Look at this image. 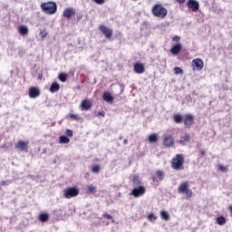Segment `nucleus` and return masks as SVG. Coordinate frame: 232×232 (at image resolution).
<instances>
[{"instance_id":"1","label":"nucleus","mask_w":232,"mask_h":232,"mask_svg":"<svg viewBox=\"0 0 232 232\" xmlns=\"http://www.w3.org/2000/svg\"><path fill=\"white\" fill-rule=\"evenodd\" d=\"M173 121L176 124H181L183 122L185 128L188 130L195 124V116L191 113H187L184 116L181 114H174Z\"/></svg>"},{"instance_id":"2","label":"nucleus","mask_w":232,"mask_h":232,"mask_svg":"<svg viewBox=\"0 0 232 232\" xmlns=\"http://www.w3.org/2000/svg\"><path fill=\"white\" fill-rule=\"evenodd\" d=\"M185 158L183 154H177L172 158L170 161V166L175 171H182L184 169Z\"/></svg>"},{"instance_id":"3","label":"nucleus","mask_w":232,"mask_h":232,"mask_svg":"<svg viewBox=\"0 0 232 232\" xmlns=\"http://www.w3.org/2000/svg\"><path fill=\"white\" fill-rule=\"evenodd\" d=\"M151 13L154 17L164 19L168 15V9L161 4H156L152 6Z\"/></svg>"},{"instance_id":"4","label":"nucleus","mask_w":232,"mask_h":232,"mask_svg":"<svg viewBox=\"0 0 232 232\" xmlns=\"http://www.w3.org/2000/svg\"><path fill=\"white\" fill-rule=\"evenodd\" d=\"M178 193H179V195H186L187 199L191 198L193 197V190L189 188V182H181L178 187Z\"/></svg>"},{"instance_id":"5","label":"nucleus","mask_w":232,"mask_h":232,"mask_svg":"<svg viewBox=\"0 0 232 232\" xmlns=\"http://www.w3.org/2000/svg\"><path fill=\"white\" fill-rule=\"evenodd\" d=\"M41 8L44 14L53 15L57 12V4L55 2H47L41 4Z\"/></svg>"},{"instance_id":"6","label":"nucleus","mask_w":232,"mask_h":232,"mask_svg":"<svg viewBox=\"0 0 232 232\" xmlns=\"http://www.w3.org/2000/svg\"><path fill=\"white\" fill-rule=\"evenodd\" d=\"M80 190L77 187H70L63 190L64 198H74L79 196Z\"/></svg>"},{"instance_id":"7","label":"nucleus","mask_w":232,"mask_h":232,"mask_svg":"<svg viewBox=\"0 0 232 232\" xmlns=\"http://www.w3.org/2000/svg\"><path fill=\"white\" fill-rule=\"evenodd\" d=\"M99 30L106 37V39L110 40L111 39V37H113V30L109 28L108 26L102 24L99 26Z\"/></svg>"},{"instance_id":"8","label":"nucleus","mask_w":232,"mask_h":232,"mask_svg":"<svg viewBox=\"0 0 232 232\" xmlns=\"http://www.w3.org/2000/svg\"><path fill=\"white\" fill-rule=\"evenodd\" d=\"M204 68V61L200 58H196L192 61V70L195 72H201Z\"/></svg>"},{"instance_id":"9","label":"nucleus","mask_w":232,"mask_h":232,"mask_svg":"<svg viewBox=\"0 0 232 232\" xmlns=\"http://www.w3.org/2000/svg\"><path fill=\"white\" fill-rule=\"evenodd\" d=\"M144 193H146V187L140 186L138 188H134L131 190L130 195H132V197H135L137 198L139 197H142V195H144Z\"/></svg>"},{"instance_id":"10","label":"nucleus","mask_w":232,"mask_h":232,"mask_svg":"<svg viewBox=\"0 0 232 232\" xmlns=\"http://www.w3.org/2000/svg\"><path fill=\"white\" fill-rule=\"evenodd\" d=\"M187 6L190 12H198V8H200V4L197 0H188L187 2Z\"/></svg>"},{"instance_id":"11","label":"nucleus","mask_w":232,"mask_h":232,"mask_svg":"<svg viewBox=\"0 0 232 232\" xmlns=\"http://www.w3.org/2000/svg\"><path fill=\"white\" fill-rule=\"evenodd\" d=\"M92 106H93V100L84 99L82 101L81 109L82 111H88V110H92Z\"/></svg>"},{"instance_id":"12","label":"nucleus","mask_w":232,"mask_h":232,"mask_svg":"<svg viewBox=\"0 0 232 232\" xmlns=\"http://www.w3.org/2000/svg\"><path fill=\"white\" fill-rule=\"evenodd\" d=\"M163 146H165V148H173V146H175V140L171 135H167L164 137Z\"/></svg>"},{"instance_id":"13","label":"nucleus","mask_w":232,"mask_h":232,"mask_svg":"<svg viewBox=\"0 0 232 232\" xmlns=\"http://www.w3.org/2000/svg\"><path fill=\"white\" fill-rule=\"evenodd\" d=\"M28 141H23L20 140L15 144V148L16 150H19V151H24L25 153H28Z\"/></svg>"},{"instance_id":"14","label":"nucleus","mask_w":232,"mask_h":232,"mask_svg":"<svg viewBox=\"0 0 232 232\" xmlns=\"http://www.w3.org/2000/svg\"><path fill=\"white\" fill-rule=\"evenodd\" d=\"M133 71L138 74L144 73V72H146V67H144V63H134Z\"/></svg>"},{"instance_id":"15","label":"nucleus","mask_w":232,"mask_h":232,"mask_svg":"<svg viewBox=\"0 0 232 232\" xmlns=\"http://www.w3.org/2000/svg\"><path fill=\"white\" fill-rule=\"evenodd\" d=\"M63 17L66 19H72V17H75V9L72 7H68L63 11Z\"/></svg>"},{"instance_id":"16","label":"nucleus","mask_w":232,"mask_h":232,"mask_svg":"<svg viewBox=\"0 0 232 232\" xmlns=\"http://www.w3.org/2000/svg\"><path fill=\"white\" fill-rule=\"evenodd\" d=\"M41 95V91H39L36 87H31L29 89V97L31 99H35L36 97H39Z\"/></svg>"},{"instance_id":"17","label":"nucleus","mask_w":232,"mask_h":232,"mask_svg":"<svg viewBox=\"0 0 232 232\" xmlns=\"http://www.w3.org/2000/svg\"><path fill=\"white\" fill-rule=\"evenodd\" d=\"M181 50H182V44H177L171 47L170 53H172V55H179V53H180Z\"/></svg>"},{"instance_id":"18","label":"nucleus","mask_w":232,"mask_h":232,"mask_svg":"<svg viewBox=\"0 0 232 232\" xmlns=\"http://www.w3.org/2000/svg\"><path fill=\"white\" fill-rule=\"evenodd\" d=\"M132 186L134 188L142 186V181L140 180V178L138 175H134L132 177Z\"/></svg>"},{"instance_id":"19","label":"nucleus","mask_w":232,"mask_h":232,"mask_svg":"<svg viewBox=\"0 0 232 232\" xmlns=\"http://www.w3.org/2000/svg\"><path fill=\"white\" fill-rule=\"evenodd\" d=\"M59 90H61V85L54 82L51 84L49 92H51V93H55L56 92H59Z\"/></svg>"},{"instance_id":"20","label":"nucleus","mask_w":232,"mask_h":232,"mask_svg":"<svg viewBox=\"0 0 232 232\" xmlns=\"http://www.w3.org/2000/svg\"><path fill=\"white\" fill-rule=\"evenodd\" d=\"M38 220H40V222H48V220H50V214L46 212L40 214L38 217Z\"/></svg>"},{"instance_id":"21","label":"nucleus","mask_w":232,"mask_h":232,"mask_svg":"<svg viewBox=\"0 0 232 232\" xmlns=\"http://www.w3.org/2000/svg\"><path fill=\"white\" fill-rule=\"evenodd\" d=\"M18 33L20 34V35H28V33H29L28 27L25 25L19 26Z\"/></svg>"},{"instance_id":"22","label":"nucleus","mask_w":232,"mask_h":232,"mask_svg":"<svg viewBox=\"0 0 232 232\" xmlns=\"http://www.w3.org/2000/svg\"><path fill=\"white\" fill-rule=\"evenodd\" d=\"M189 140H191V136L187 133L181 137V140H179V142L181 144V146H184V144H186V142H189Z\"/></svg>"},{"instance_id":"23","label":"nucleus","mask_w":232,"mask_h":232,"mask_svg":"<svg viewBox=\"0 0 232 232\" xmlns=\"http://www.w3.org/2000/svg\"><path fill=\"white\" fill-rule=\"evenodd\" d=\"M102 98L105 102H113V96L110 92H104Z\"/></svg>"},{"instance_id":"24","label":"nucleus","mask_w":232,"mask_h":232,"mask_svg":"<svg viewBox=\"0 0 232 232\" xmlns=\"http://www.w3.org/2000/svg\"><path fill=\"white\" fill-rule=\"evenodd\" d=\"M58 79H59V81H61V82H66V81H68V74H66L64 72H61L58 75Z\"/></svg>"},{"instance_id":"25","label":"nucleus","mask_w":232,"mask_h":232,"mask_svg":"<svg viewBox=\"0 0 232 232\" xmlns=\"http://www.w3.org/2000/svg\"><path fill=\"white\" fill-rule=\"evenodd\" d=\"M149 141L153 143V142H157L159 140V135H157L156 133H152L149 136Z\"/></svg>"},{"instance_id":"26","label":"nucleus","mask_w":232,"mask_h":232,"mask_svg":"<svg viewBox=\"0 0 232 232\" xmlns=\"http://www.w3.org/2000/svg\"><path fill=\"white\" fill-rule=\"evenodd\" d=\"M156 176L159 180H164V177H166V174L164 173V170H157Z\"/></svg>"},{"instance_id":"27","label":"nucleus","mask_w":232,"mask_h":232,"mask_svg":"<svg viewBox=\"0 0 232 232\" xmlns=\"http://www.w3.org/2000/svg\"><path fill=\"white\" fill-rule=\"evenodd\" d=\"M160 217L163 220H166V221L169 220V218H170L169 213H168V211H166V210H162L160 212Z\"/></svg>"},{"instance_id":"28","label":"nucleus","mask_w":232,"mask_h":232,"mask_svg":"<svg viewBox=\"0 0 232 232\" xmlns=\"http://www.w3.org/2000/svg\"><path fill=\"white\" fill-rule=\"evenodd\" d=\"M216 222L218 226H224V224H226V218L224 216H220L217 218Z\"/></svg>"},{"instance_id":"29","label":"nucleus","mask_w":232,"mask_h":232,"mask_svg":"<svg viewBox=\"0 0 232 232\" xmlns=\"http://www.w3.org/2000/svg\"><path fill=\"white\" fill-rule=\"evenodd\" d=\"M59 142H60V144H68L70 142V140L66 136H61L59 138Z\"/></svg>"},{"instance_id":"30","label":"nucleus","mask_w":232,"mask_h":232,"mask_svg":"<svg viewBox=\"0 0 232 232\" xmlns=\"http://www.w3.org/2000/svg\"><path fill=\"white\" fill-rule=\"evenodd\" d=\"M92 173H99L101 171V166L100 165H92L91 169Z\"/></svg>"},{"instance_id":"31","label":"nucleus","mask_w":232,"mask_h":232,"mask_svg":"<svg viewBox=\"0 0 232 232\" xmlns=\"http://www.w3.org/2000/svg\"><path fill=\"white\" fill-rule=\"evenodd\" d=\"M46 35H48V32L46 31V29L40 31L39 36L41 37L42 41H44V39H46Z\"/></svg>"},{"instance_id":"32","label":"nucleus","mask_w":232,"mask_h":232,"mask_svg":"<svg viewBox=\"0 0 232 232\" xmlns=\"http://www.w3.org/2000/svg\"><path fill=\"white\" fill-rule=\"evenodd\" d=\"M87 191L89 193H95L97 191V188L95 186H93V185H89L87 187Z\"/></svg>"},{"instance_id":"33","label":"nucleus","mask_w":232,"mask_h":232,"mask_svg":"<svg viewBox=\"0 0 232 232\" xmlns=\"http://www.w3.org/2000/svg\"><path fill=\"white\" fill-rule=\"evenodd\" d=\"M147 218L150 220V222H155V220H157V216H155L153 213H150L148 215Z\"/></svg>"},{"instance_id":"34","label":"nucleus","mask_w":232,"mask_h":232,"mask_svg":"<svg viewBox=\"0 0 232 232\" xmlns=\"http://www.w3.org/2000/svg\"><path fill=\"white\" fill-rule=\"evenodd\" d=\"M174 73L175 75H179V74L182 75V73H184V71L180 67H175Z\"/></svg>"},{"instance_id":"35","label":"nucleus","mask_w":232,"mask_h":232,"mask_svg":"<svg viewBox=\"0 0 232 232\" xmlns=\"http://www.w3.org/2000/svg\"><path fill=\"white\" fill-rule=\"evenodd\" d=\"M218 169H219V171H222L223 173H227V167H226L222 164H219V165H218Z\"/></svg>"},{"instance_id":"36","label":"nucleus","mask_w":232,"mask_h":232,"mask_svg":"<svg viewBox=\"0 0 232 232\" xmlns=\"http://www.w3.org/2000/svg\"><path fill=\"white\" fill-rule=\"evenodd\" d=\"M172 41H173L174 43H178V44H180V36L175 35V36L172 38Z\"/></svg>"},{"instance_id":"37","label":"nucleus","mask_w":232,"mask_h":232,"mask_svg":"<svg viewBox=\"0 0 232 232\" xmlns=\"http://www.w3.org/2000/svg\"><path fill=\"white\" fill-rule=\"evenodd\" d=\"M70 119H72L73 121H79V115L77 114H70Z\"/></svg>"},{"instance_id":"38","label":"nucleus","mask_w":232,"mask_h":232,"mask_svg":"<svg viewBox=\"0 0 232 232\" xmlns=\"http://www.w3.org/2000/svg\"><path fill=\"white\" fill-rule=\"evenodd\" d=\"M67 137H73V131H72V130L67 129L65 131Z\"/></svg>"},{"instance_id":"39","label":"nucleus","mask_w":232,"mask_h":232,"mask_svg":"<svg viewBox=\"0 0 232 232\" xmlns=\"http://www.w3.org/2000/svg\"><path fill=\"white\" fill-rule=\"evenodd\" d=\"M92 1L96 5H104V3H106V0H92Z\"/></svg>"},{"instance_id":"40","label":"nucleus","mask_w":232,"mask_h":232,"mask_svg":"<svg viewBox=\"0 0 232 232\" xmlns=\"http://www.w3.org/2000/svg\"><path fill=\"white\" fill-rule=\"evenodd\" d=\"M103 218H106L107 220H112L113 217L110 214H103Z\"/></svg>"},{"instance_id":"41","label":"nucleus","mask_w":232,"mask_h":232,"mask_svg":"<svg viewBox=\"0 0 232 232\" xmlns=\"http://www.w3.org/2000/svg\"><path fill=\"white\" fill-rule=\"evenodd\" d=\"M98 117H104L106 115V112H104V111H99L98 112Z\"/></svg>"},{"instance_id":"42","label":"nucleus","mask_w":232,"mask_h":232,"mask_svg":"<svg viewBox=\"0 0 232 232\" xmlns=\"http://www.w3.org/2000/svg\"><path fill=\"white\" fill-rule=\"evenodd\" d=\"M177 2H178L179 5H183V3H186V0H177Z\"/></svg>"},{"instance_id":"43","label":"nucleus","mask_w":232,"mask_h":232,"mask_svg":"<svg viewBox=\"0 0 232 232\" xmlns=\"http://www.w3.org/2000/svg\"><path fill=\"white\" fill-rule=\"evenodd\" d=\"M228 211H230V215H231V217H232V205H229V206H228Z\"/></svg>"},{"instance_id":"44","label":"nucleus","mask_w":232,"mask_h":232,"mask_svg":"<svg viewBox=\"0 0 232 232\" xmlns=\"http://www.w3.org/2000/svg\"><path fill=\"white\" fill-rule=\"evenodd\" d=\"M123 144H128V140H124Z\"/></svg>"}]
</instances>
